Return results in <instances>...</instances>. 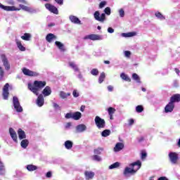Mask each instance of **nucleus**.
Returning a JSON list of instances; mask_svg holds the SVG:
<instances>
[{
    "mask_svg": "<svg viewBox=\"0 0 180 180\" xmlns=\"http://www.w3.org/2000/svg\"><path fill=\"white\" fill-rule=\"evenodd\" d=\"M96 126L98 129H103L105 127V120L101 118L99 116H96L95 118Z\"/></svg>",
    "mask_w": 180,
    "mask_h": 180,
    "instance_id": "7",
    "label": "nucleus"
},
{
    "mask_svg": "<svg viewBox=\"0 0 180 180\" xmlns=\"http://www.w3.org/2000/svg\"><path fill=\"white\" fill-rule=\"evenodd\" d=\"M69 65L71 68H72L75 72H79V68H78V65L75 64V63L70 62Z\"/></svg>",
    "mask_w": 180,
    "mask_h": 180,
    "instance_id": "24",
    "label": "nucleus"
},
{
    "mask_svg": "<svg viewBox=\"0 0 180 180\" xmlns=\"http://www.w3.org/2000/svg\"><path fill=\"white\" fill-rule=\"evenodd\" d=\"M69 20H70V22L72 23H74L75 25H82L81 23V20H79V18H78L75 15H70L69 16Z\"/></svg>",
    "mask_w": 180,
    "mask_h": 180,
    "instance_id": "14",
    "label": "nucleus"
},
{
    "mask_svg": "<svg viewBox=\"0 0 180 180\" xmlns=\"http://www.w3.org/2000/svg\"><path fill=\"white\" fill-rule=\"evenodd\" d=\"M170 102L175 103V102H180V94H174L170 98Z\"/></svg>",
    "mask_w": 180,
    "mask_h": 180,
    "instance_id": "21",
    "label": "nucleus"
},
{
    "mask_svg": "<svg viewBox=\"0 0 180 180\" xmlns=\"http://www.w3.org/2000/svg\"><path fill=\"white\" fill-rule=\"evenodd\" d=\"M143 110H144V107H143V105H137L136 107V112H137V113H141Z\"/></svg>",
    "mask_w": 180,
    "mask_h": 180,
    "instance_id": "43",
    "label": "nucleus"
},
{
    "mask_svg": "<svg viewBox=\"0 0 180 180\" xmlns=\"http://www.w3.org/2000/svg\"><path fill=\"white\" fill-rule=\"evenodd\" d=\"M20 146L22 148H27V146H29V140L23 139L21 141Z\"/></svg>",
    "mask_w": 180,
    "mask_h": 180,
    "instance_id": "28",
    "label": "nucleus"
},
{
    "mask_svg": "<svg viewBox=\"0 0 180 180\" xmlns=\"http://www.w3.org/2000/svg\"><path fill=\"white\" fill-rule=\"evenodd\" d=\"M16 44H17V47L19 49V50H20V51H26V48L23 46V45H22V42H20V41L16 40Z\"/></svg>",
    "mask_w": 180,
    "mask_h": 180,
    "instance_id": "27",
    "label": "nucleus"
},
{
    "mask_svg": "<svg viewBox=\"0 0 180 180\" xmlns=\"http://www.w3.org/2000/svg\"><path fill=\"white\" fill-rule=\"evenodd\" d=\"M158 180H168V178H167L166 176H162L160 177Z\"/></svg>",
    "mask_w": 180,
    "mask_h": 180,
    "instance_id": "63",
    "label": "nucleus"
},
{
    "mask_svg": "<svg viewBox=\"0 0 180 180\" xmlns=\"http://www.w3.org/2000/svg\"><path fill=\"white\" fill-rule=\"evenodd\" d=\"M3 98L5 101H8L9 96V83H6L3 88Z\"/></svg>",
    "mask_w": 180,
    "mask_h": 180,
    "instance_id": "8",
    "label": "nucleus"
},
{
    "mask_svg": "<svg viewBox=\"0 0 180 180\" xmlns=\"http://www.w3.org/2000/svg\"><path fill=\"white\" fill-rule=\"evenodd\" d=\"M55 46H56V47L58 49V50H60V51H65V48L64 46V44L56 41L55 42Z\"/></svg>",
    "mask_w": 180,
    "mask_h": 180,
    "instance_id": "22",
    "label": "nucleus"
},
{
    "mask_svg": "<svg viewBox=\"0 0 180 180\" xmlns=\"http://www.w3.org/2000/svg\"><path fill=\"white\" fill-rule=\"evenodd\" d=\"M155 16L157 17L159 20H165V16H164L160 12L157 11L155 13Z\"/></svg>",
    "mask_w": 180,
    "mask_h": 180,
    "instance_id": "29",
    "label": "nucleus"
},
{
    "mask_svg": "<svg viewBox=\"0 0 180 180\" xmlns=\"http://www.w3.org/2000/svg\"><path fill=\"white\" fill-rule=\"evenodd\" d=\"M108 91H109V92H112V91H113V87H112V86H111V85H109V86H108Z\"/></svg>",
    "mask_w": 180,
    "mask_h": 180,
    "instance_id": "58",
    "label": "nucleus"
},
{
    "mask_svg": "<svg viewBox=\"0 0 180 180\" xmlns=\"http://www.w3.org/2000/svg\"><path fill=\"white\" fill-rule=\"evenodd\" d=\"M129 167H125L124 170V175L125 176L129 175V174H131L132 175L136 174V172L141 168V162L140 160H137L136 162L130 164Z\"/></svg>",
    "mask_w": 180,
    "mask_h": 180,
    "instance_id": "1",
    "label": "nucleus"
},
{
    "mask_svg": "<svg viewBox=\"0 0 180 180\" xmlns=\"http://www.w3.org/2000/svg\"><path fill=\"white\" fill-rule=\"evenodd\" d=\"M37 105L39 108H41V106L44 105V97L43 96V94L38 96L37 99Z\"/></svg>",
    "mask_w": 180,
    "mask_h": 180,
    "instance_id": "15",
    "label": "nucleus"
},
{
    "mask_svg": "<svg viewBox=\"0 0 180 180\" xmlns=\"http://www.w3.org/2000/svg\"><path fill=\"white\" fill-rule=\"evenodd\" d=\"M45 8L49 11V12H51L52 13H54L55 15H58V9L57 7L50 4H46Z\"/></svg>",
    "mask_w": 180,
    "mask_h": 180,
    "instance_id": "10",
    "label": "nucleus"
},
{
    "mask_svg": "<svg viewBox=\"0 0 180 180\" xmlns=\"http://www.w3.org/2000/svg\"><path fill=\"white\" fill-rule=\"evenodd\" d=\"M174 71H175L176 74H177V75H179V74H180L179 69L175 68V69H174Z\"/></svg>",
    "mask_w": 180,
    "mask_h": 180,
    "instance_id": "64",
    "label": "nucleus"
},
{
    "mask_svg": "<svg viewBox=\"0 0 180 180\" xmlns=\"http://www.w3.org/2000/svg\"><path fill=\"white\" fill-rule=\"evenodd\" d=\"M44 86H46V82L35 80L34 84H28V89L37 96L39 95V91L43 89Z\"/></svg>",
    "mask_w": 180,
    "mask_h": 180,
    "instance_id": "2",
    "label": "nucleus"
},
{
    "mask_svg": "<svg viewBox=\"0 0 180 180\" xmlns=\"http://www.w3.org/2000/svg\"><path fill=\"white\" fill-rule=\"evenodd\" d=\"M71 96V93H65V91H60L59 96L61 99H67L68 96Z\"/></svg>",
    "mask_w": 180,
    "mask_h": 180,
    "instance_id": "26",
    "label": "nucleus"
},
{
    "mask_svg": "<svg viewBox=\"0 0 180 180\" xmlns=\"http://www.w3.org/2000/svg\"><path fill=\"white\" fill-rule=\"evenodd\" d=\"M4 77H5V70L0 65V81H4Z\"/></svg>",
    "mask_w": 180,
    "mask_h": 180,
    "instance_id": "38",
    "label": "nucleus"
},
{
    "mask_svg": "<svg viewBox=\"0 0 180 180\" xmlns=\"http://www.w3.org/2000/svg\"><path fill=\"white\" fill-rule=\"evenodd\" d=\"M132 79L136 81L138 84H140L141 82L140 81V77L139 75L134 73L132 74Z\"/></svg>",
    "mask_w": 180,
    "mask_h": 180,
    "instance_id": "35",
    "label": "nucleus"
},
{
    "mask_svg": "<svg viewBox=\"0 0 180 180\" xmlns=\"http://www.w3.org/2000/svg\"><path fill=\"white\" fill-rule=\"evenodd\" d=\"M76 130L77 133H83V131L86 130V125L84 124H79L76 127Z\"/></svg>",
    "mask_w": 180,
    "mask_h": 180,
    "instance_id": "19",
    "label": "nucleus"
},
{
    "mask_svg": "<svg viewBox=\"0 0 180 180\" xmlns=\"http://www.w3.org/2000/svg\"><path fill=\"white\" fill-rule=\"evenodd\" d=\"M53 108H54L55 109H60V105H58V104L54 103H53Z\"/></svg>",
    "mask_w": 180,
    "mask_h": 180,
    "instance_id": "61",
    "label": "nucleus"
},
{
    "mask_svg": "<svg viewBox=\"0 0 180 180\" xmlns=\"http://www.w3.org/2000/svg\"><path fill=\"white\" fill-rule=\"evenodd\" d=\"M77 78H79V79L82 82L85 81V79H84V77L82 76V74H81V72H79V75H77Z\"/></svg>",
    "mask_w": 180,
    "mask_h": 180,
    "instance_id": "51",
    "label": "nucleus"
},
{
    "mask_svg": "<svg viewBox=\"0 0 180 180\" xmlns=\"http://www.w3.org/2000/svg\"><path fill=\"white\" fill-rule=\"evenodd\" d=\"M124 57H127V58H129L130 56H131V52H130L129 51H125L124 52Z\"/></svg>",
    "mask_w": 180,
    "mask_h": 180,
    "instance_id": "50",
    "label": "nucleus"
},
{
    "mask_svg": "<svg viewBox=\"0 0 180 180\" xmlns=\"http://www.w3.org/2000/svg\"><path fill=\"white\" fill-rule=\"evenodd\" d=\"M51 172H48L47 173H46V178H51Z\"/></svg>",
    "mask_w": 180,
    "mask_h": 180,
    "instance_id": "60",
    "label": "nucleus"
},
{
    "mask_svg": "<svg viewBox=\"0 0 180 180\" xmlns=\"http://www.w3.org/2000/svg\"><path fill=\"white\" fill-rule=\"evenodd\" d=\"M107 111L108 112V113H115V112H116V109L110 107L107 109Z\"/></svg>",
    "mask_w": 180,
    "mask_h": 180,
    "instance_id": "49",
    "label": "nucleus"
},
{
    "mask_svg": "<svg viewBox=\"0 0 180 180\" xmlns=\"http://www.w3.org/2000/svg\"><path fill=\"white\" fill-rule=\"evenodd\" d=\"M0 8L1 9H4V11H20V8H18L15 6H4L2 4L0 3Z\"/></svg>",
    "mask_w": 180,
    "mask_h": 180,
    "instance_id": "11",
    "label": "nucleus"
},
{
    "mask_svg": "<svg viewBox=\"0 0 180 180\" xmlns=\"http://www.w3.org/2000/svg\"><path fill=\"white\" fill-rule=\"evenodd\" d=\"M72 115L73 114H72V113H67L66 115H65V117L66 118V119H72Z\"/></svg>",
    "mask_w": 180,
    "mask_h": 180,
    "instance_id": "56",
    "label": "nucleus"
},
{
    "mask_svg": "<svg viewBox=\"0 0 180 180\" xmlns=\"http://www.w3.org/2000/svg\"><path fill=\"white\" fill-rule=\"evenodd\" d=\"M111 10L110 7H106L104 9V13H101L99 12V11H96L94 13V18L95 20H97V22H101V23H103L105 20H106V15L108 16L110 15Z\"/></svg>",
    "mask_w": 180,
    "mask_h": 180,
    "instance_id": "3",
    "label": "nucleus"
},
{
    "mask_svg": "<svg viewBox=\"0 0 180 180\" xmlns=\"http://www.w3.org/2000/svg\"><path fill=\"white\" fill-rule=\"evenodd\" d=\"M84 40H92L93 41H96V40H103V37L96 34H91L86 35L84 37Z\"/></svg>",
    "mask_w": 180,
    "mask_h": 180,
    "instance_id": "5",
    "label": "nucleus"
},
{
    "mask_svg": "<svg viewBox=\"0 0 180 180\" xmlns=\"http://www.w3.org/2000/svg\"><path fill=\"white\" fill-rule=\"evenodd\" d=\"M174 108H175V103H172L171 101L165 106V112L166 113L171 112L174 110Z\"/></svg>",
    "mask_w": 180,
    "mask_h": 180,
    "instance_id": "13",
    "label": "nucleus"
},
{
    "mask_svg": "<svg viewBox=\"0 0 180 180\" xmlns=\"http://www.w3.org/2000/svg\"><path fill=\"white\" fill-rule=\"evenodd\" d=\"M13 105L15 110L18 113L23 112V108L20 105V103L19 102V98L16 96L13 97Z\"/></svg>",
    "mask_w": 180,
    "mask_h": 180,
    "instance_id": "4",
    "label": "nucleus"
},
{
    "mask_svg": "<svg viewBox=\"0 0 180 180\" xmlns=\"http://www.w3.org/2000/svg\"><path fill=\"white\" fill-rule=\"evenodd\" d=\"M46 40L48 43H53L54 40H57V37L54 34L49 33L46 35Z\"/></svg>",
    "mask_w": 180,
    "mask_h": 180,
    "instance_id": "16",
    "label": "nucleus"
},
{
    "mask_svg": "<svg viewBox=\"0 0 180 180\" xmlns=\"http://www.w3.org/2000/svg\"><path fill=\"white\" fill-rule=\"evenodd\" d=\"M93 160L94 161H101V160H102V159L101 158V157L99 155H93Z\"/></svg>",
    "mask_w": 180,
    "mask_h": 180,
    "instance_id": "48",
    "label": "nucleus"
},
{
    "mask_svg": "<svg viewBox=\"0 0 180 180\" xmlns=\"http://www.w3.org/2000/svg\"><path fill=\"white\" fill-rule=\"evenodd\" d=\"M105 78H106V75H105V72H102L99 76L98 82L102 84V82H103L105 80Z\"/></svg>",
    "mask_w": 180,
    "mask_h": 180,
    "instance_id": "37",
    "label": "nucleus"
},
{
    "mask_svg": "<svg viewBox=\"0 0 180 180\" xmlns=\"http://www.w3.org/2000/svg\"><path fill=\"white\" fill-rule=\"evenodd\" d=\"M20 8L22 9V11H25V12H32V8L25 5L20 4Z\"/></svg>",
    "mask_w": 180,
    "mask_h": 180,
    "instance_id": "36",
    "label": "nucleus"
},
{
    "mask_svg": "<svg viewBox=\"0 0 180 180\" xmlns=\"http://www.w3.org/2000/svg\"><path fill=\"white\" fill-rule=\"evenodd\" d=\"M42 94L44 96H49V95H51V88L49 86H46L45 89L42 91Z\"/></svg>",
    "mask_w": 180,
    "mask_h": 180,
    "instance_id": "23",
    "label": "nucleus"
},
{
    "mask_svg": "<svg viewBox=\"0 0 180 180\" xmlns=\"http://www.w3.org/2000/svg\"><path fill=\"white\" fill-rule=\"evenodd\" d=\"M120 77L122 78V79H124V81H127L128 82H130V81H131L130 77H129V76L124 73H121Z\"/></svg>",
    "mask_w": 180,
    "mask_h": 180,
    "instance_id": "33",
    "label": "nucleus"
},
{
    "mask_svg": "<svg viewBox=\"0 0 180 180\" xmlns=\"http://www.w3.org/2000/svg\"><path fill=\"white\" fill-rule=\"evenodd\" d=\"M146 158H147V153L146 152H142L141 156V160H146Z\"/></svg>",
    "mask_w": 180,
    "mask_h": 180,
    "instance_id": "53",
    "label": "nucleus"
},
{
    "mask_svg": "<svg viewBox=\"0 0 180 180\" xmlns=\"http://www.w3.org/2000/svg\"><path fill=\"white\" fill-rule=\"evenodd\" d=\"M123 148H124V144H123V143L119 142L115 145L114 148V151L115 153H117L119 151H121V150H123Z\"/></svg>",
    "mask_w": 180,
    "mask_h": 180,
    "instance_id": "20",
    "label": "nucleus"
},
{
    "mask_svg": "<svg viewBox=\"0 0 180 180\" xmlns=\"http://www.w3.org/2000/svg\"><path fill=\"white\" fill-rule=\"evenodd\" d=\"M101 151H103V148H98L94 149V154L100 155Z\"/></svg>",
    "mask_w": 180,
    "mask_h": 180,
    "instance_id": "45",
    "label": "nucleus"
},
{
    "mask_svg": "<svg viewBox=\"0 0 180 180\" xmlns=\"http://www.w3.org/2000/svg\"><path fill=\"white\" fill-rule=\"evenodd\" d=\"M134 124V120H133V119L129 120V126H131Z\"/></svg>",
    "mask_w": 180,
    "mask_h": 180,
    "instance_id": "59",
    "label": "nucleus"
},
{
    "mask_svg": "<svg viewBox=\"0 0 180 180\" xmlns=\"http://www.w3.org/2000/svg\"><path fill=\"white\" fill-rule=\"evenodd\" d=\"M18 134L20 140H23V139H26V134L25 133V131L22 130V129H18Z\"/></svg>",
    "mask_w": 180,
    "mask_h": 180,
    "instance_id": "25",
    "label": "nucleus"
},
{
    "mask_svg": "<svg viewBox=\"0 0 180 180\" xmlns=\"http://www.w3.org/2000/svg\"><path fill=\"white\" fill-rule=\"evenodd\" d=\"M55 2H56V4H58V5H63V4H64V1L63 0H54Z\"/></svg>",
    "mask_w": 180,
    "mask_h": 180,
    "instance_id": "57",
    "label": "nucleus"
},
{
    "mask_svg": "<svg viewBox=\"0 0 180 180\" xmlns=\"http://www.w3.org/2000/svg\"><path fill=\"white\" fill-rule=\"evenodd\" d=\"M121 36L122 37H133L134 36H136V32L122 33Z\"/></svg>",
    "mask_w": 180,
    "mask_h": 180,
    "instance_id": "32",
    "label": "nucleus"
},
{
    "mask_svg": "<svg viewBox=\"0 0 180 180\" xmlns=\"http://www.w3.org/2000/svg\"><path fill=\"white\" fill-rule=\"evenodd\" d=\"M31 37H32V35L29 33H25L24 35L21 36V39L22 40H25V41H29Z\"/></svg>",
    "mask_w": 180,
    "mask_h": 180,
    "instance_id": "30",
    "label": "nucleus"
},
{
    "mask_svg": "<svg viewBox=\"0 0 180 180\" xmlns=\"http://www.w3.org/2000/svg\"><path fill=\"white\" fill-rule=\"evenodd\" d=\"M119 167H120V163L117 162H115L112 165H110L109 169H114V168H119Z\"/></svg>",
    "mask_w": 180,
    "mask_h": 180,
    "instance_id": "40",
    "label": "nucleus"
},
{
    "mask_svg": "<svg viewBox=\"0 0 180 180\" xmlns=\"http://www.w3.org/2000/svg\"><path fill=\"white\" fill-rule=\"evenodd\" d=\"M27 171H30V172L36 171V169H37V166H35L33 165H27Z\"/></svg>",
    "mask_w": 180,
    "mask_h": 180,
    "instance_id": "34",
    "label": "nucleus"
},
{
    "mask_svg": "<svg viewBox=\"0 0 180 180\" xmlns=\"http://www.w3.org/2000/svg\"><path fill=\"white\" fill-rule=\"evenodd\" d=\"M9 133L13 141H15V143H18V135L16 134V131H15V130L13 128H10Z\"/></svg>",
    "mask_w": 180,
    "mask_h": 180,
    "instance_id": "17",
    "label": "nucleus"
},
{
    "mask_svg": "<svg viewBox=\"0 0 180 180\" xmlns=\"http://www.w3.org/2000/svg\"><path fill=\"white\" fill-rule=\"evenodd\" d=\"M144 140L143 136H141L139 139H138V141L139 143H141L143 142V141Z\"/></svg>",
    "mask_w": 180,
    "mask_h": 180,
    "instance_id": "62",
    "label": "nucleus"
},
{
    "mask_svg": "<svg viewBox=\"0 0 180 180\" xmlns=\"http://www.w3.org/2000/svg\"><path fill=\"white\" fill-rule=\"evenodd\" d=\"M22 72L24 74V75H27L28 77H36V75H37V72H34L27 68H24L22 69Z\"/></svg>",
    "mask_w": 180,
    "mask_h": 180,
    "instance_id": "12",
    "label": "nucleus"
},
{
    "mask_svg": "<svg viewBox=\"0 0 180 180\" xmlns=\"http://www.w3.org/2000/svg\"><path fill=\"white\" fill-rule=\"evenodd\" d=\"M169 158L172 164H176L178 162V153L175 152H170L169 153Z\"/></svg>",
    "mask_w": 180,
    "mask_h": 180,
    "instance_id": "9",
    "label": "nucleus"
},
{
    "mask_svg": "<svg viewBox=\"0 0 180 180\" xmlns=\"http://www.w3.org/2000/svg\"><path fill=\"white\" fill-rule=\"evenodd\" d=\"M84 176L86 180H91L94 179V176H95V172H89V171H85L84 172Z\"/></svg>",
    "mask_w": 180,
    "mask_h": 180,
    "instance_id": "18",
    "label": "nucleus"
},
{
    "mask_svg": "<svg viewBox=\"0 0 180 180\" xmlns=\"http://www.w3.org/2000/svg\"><path fill=\"white\" fill-rule=\"evenodd\" d=\"M101 136L103 137H108V136H110V130L109 129H105L102 131Z\"/></svg>",
    "mask_w": 180,
    "mask_h": 180,
    "instance_id": "39",
    "label": "nucleus"
},
{
    "mask_svg": "<svg viewBox=\"0 0 180 180\" xmlns=\"http://www.w3.org/2000/svg\"><path fill=\"white\" fill-rule=\"evenodd\" d=\"M72 95L74 98H78V96H79V92H78V90L75 89L72 92Z\"/></svg>",
    "mask_w": 180,
    "mask_h": 180,
    "instance_id": "46",
    "label": "nucleus"
},
{
    "mask_svg": "<svg viewBox=\"0 0 180 180\" xmlns=\"http://www.w3.org/2000/svg\"><path fill=\"white\" fill-rule=\"evenodd\" d=\"M90 73L91 75H94V77H97V75H99V70L96 68H94L91 70Z\"/></svg>",
    "mask_w": 180,
    "mask_h": 180,
    "instance_id": "42",
    "label": "nucleus"
},
{
    "mask_svg": "<svg viewBox=\"0 0 180 180\" xmlns=\"http://www.w3.org/2000/svg\"><path fill=\"white\" fill-rule=\"evenodd\" d=\"M1 63L6 71L11 70V63H9V60H8V58L5 55H1Z\"/></svg>",
    "mask_w": 180,
    "mask_h": 180,
    "instance_id": "6",
    "label": "nucleus"
},
{
    "mask_svg": "<svg viewBox=\"0 0 180 180\" xmlns=\"http://www.w3.org/2000/svg\"><path fill=\"white\" fill-rule=\"evenodd\" d=\"M82 116V114L81 113H75L72 115V119H74V120H79Z\"/></svg>",
    "mask_w": 180,
    "mask_h": 180,
    "instance_id": "41",
    "label": "nucleus"
},
{
    "mask_svg": "<svg viewBox=\"0 0 180 180\" xmlns=\"http://www.w3.org/2000/svg\"><path fill=\"white\" fill-rule=\"evenodd\" d=\"M105 5H106V1H101L99 4L100 9H102V8H105Z\"/></svg>",
    "mask_w": 180,
    "mask_h": 180,
    "instance_id": "52",
    "label": "nucleus"
},
{
    "mask_svg": "<svg viewBox=\"0 0 180 180\" xmlns=\"http://www.w3.org/2000/svg\"><path fill=\"white\" fill-rule=\"evenodd\" d=\"M6 2L8 5H15V1H13V0H6Z\"/></svg>",
    "mask_w": 180,
    "mask_h": 180,
    "instance_id": "55",
    "label": "nucleus"
},
{
    "mask_svg": "<svg viewBox=\"0 0 180 180\" xmlns=\"http://www.w3.org/2000/svg\"><path fill=\"white\" fill-rule=\"evenodd\" d=\"M108 33H115V29L112 28L111 27H109L107 30Z\"/></svg>",
    "mask_w": 180,
    "mask_h": 180,
    "instance_id": "54",
    "label": "nucleus"
},
{
    "mask_svg": "<svg viewBox=\"0 0 180 180\" xmlns=\"http://www.w3.org/2000/svg\"><path fill=\"white\" fill-rule=\"evenodd\" d=\"M4 171H5V166L2 161L0 160V174L1 175H4Z\"/></svg>",
    "mask_w": 180,
    "mask_h": 180,
    "instance_id": "44",
    "label": "nucleus"
},
{
    "mask_svg": "<svg viewBox=\"0 0 180 180\" xmlns=\"http://www.w3.org/2000/svg\"><path fill=\"white\" fill-rule=\"evenodd\" d=\"M72 141H66L65 142V147L67 148V150H71L72 148Z\"/></svg>",
    "mask_w": 180,
    "mask_h": 180,
    "instance_id": "31",
    "label": "nucleus"
},
{
    "mask_svg": "<svg viewBox=\"0 0 180 180\" xmlns=\"http://www.w3.org/2000/svg\"><path fill=\"white\" fill-rule=\"evenodd\" d=\"M119 15L120 18H124V10H123V8L119 10Z\"/></svg>",
    "mask_w": 180,
    "mask_h": 180,
    "instance_id": "47",
    "label": "nucleus"
}]
</instances>
